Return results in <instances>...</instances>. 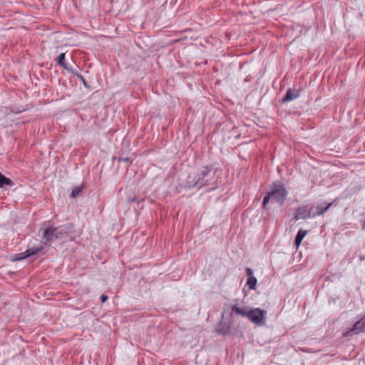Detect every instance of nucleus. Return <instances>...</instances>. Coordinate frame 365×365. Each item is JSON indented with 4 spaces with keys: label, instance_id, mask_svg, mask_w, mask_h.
Instances as JSON below:
<instances>
[{
    "label": "nucleus",
    "instance_id": "f257e3e1",
    "mask_svg": "<svg viewBox=\"0 0 365 365\" xmlns=\"http://www.w3.org/2000/svg\"><path fill=\"white\" fill-rule=\"evenodd\" d=\"M214 173L211 166H202L198 170L190 173L187 178L185 187L187 188H202L213 184Z\"/></svg>",
    "mask_w": 365,
    "mask_h": 365
},
{
    "label": "nucleus",
    "instance_id": "f03ea898",
    "mask_svg": "<svg viewBox=\"0 0 365 365\" xmlns=\"http://www.w3.org/2000/svg\"><path fill=\"white\" fill-rule=\"evenodd\" d=\"M272 196V201H274L282 205L288 195V192L282 181L274 182L271 185V190L269 192Z\"/></svg>",
    "mask_w": 365,
    "mask_h": 365
},
{
    "label": "nucleus",
    "instance_id": "7ed1b4c3",
    "mask_svg": "<svg viewBox=\"0 0 365 365\" xmlns=\"http://www.w3.org/2000/svg\"><path fill=\"white\" fill-rule=\"evenodd\" d=\"M267 312L260 308L250 309L248 319L253 323L262 326L265 324Z\"/></svg>",
    "mask_w": 365,
    "mask_h": 365
},
{
    "label": "nucleus",
    "instance_id": "20e7f679",
    "mask_svg": "<svg viewBox=\"0 0 365 365\" xmlns=\"http://www.w3.org/2000/svg\"><path fill=\"white\" fill-rule=\"evenodd\" d=\"M358 318L359 319L354 323L353 327L350 329H348L343 334L344 336H351L365 332V314H361L358 317Z\"/></svg>",
    "mask_w": 365,
    "mask_h": 365
},
{
    "label": "nucleus",
    "instance_id": "39448f33",
    "mask_svg": "<svg viewBox=\"0 0 365 365\" xmlns=\"http://www.w3.org/2000/svg\"><path fill=\"white\" fill-rule=\"evenodd\" d=\"M316 217L315 213L310 212L308 205H302L299 207L296 210L294 220H306L308 218H313Z\"/></svg>",
    "mask_w": 365,
    "mask_h": 365
},
{
    "label": "nucleus",
    "instance_id": "423d86ee",
    "mask_svg": "<svg viewBox=\"0 0 365 365\" xmlns=\"http://www.w3.org/2000/svg\"><path fill=\"white\" fill-rule=\"evenodd\" d=\"M40 231H42V238L45 240L43 244H46V242H51L54 240H58L55 227L49 225L44 229L41 228Z\"/></svg>",
    "mask_w": 365,
    "mask_h": 365
},
{
    "label": "nucleus",
    "instance_id": "0eeeda50",
    "mask_svg": "<svg viewBox=\"0 0 365 365\" xmlns=\"http://www.w3.org/2000/svg\"><path fill=\"white\" fill-rule=\"evenodd\" d=\"M233 319L230 320L228 322H224L222 319L219 322L216 327V331L221 335H229L232 333V324Z\"/></svg>",
    "mask_w": 365,
    "mask_h": 365
},
{
    "label": "nucleus",
    "instance_id": "6e6552de",
    "mask_svg": "<svg viewBox=\"0 0 365 365\" xmlns=\"http://www.w3.org/2000/svg\"><path fill=\"white\" fill-rule=\"evenodd\" d=\"M250 308L247 307H240L237 304L232 305L231 307L230 317L233 318L235 315H240L243 317H248Z\"/></svg>",
    "mask_w": 365,
    "mask_h": 365
},
{
    "label": "nucleus",
    "instance_id": "1a4fd4ad",
    "mask_svg": "<svg viewBox=\"0 0 365 365\" xmlns=\"http://www.w3.org/2000/svg\"><path fill=\"white\" fill-rule=\"evenodd\" d=\"M300 96V91L296 89L289 88L287 91L285 95L282 99V103H284L287 102L292 101L293 100L297 99Z\"/></svg>",
    "mask_w": 365,
    "mask_h": 365
},
{
    "label": "nucleus",
    "instance_id": "9d476101",
    "mask_svg": "<svg viewBox=\"0 0 365 365\" xmlns=\"http://www.w3.org/2000/svg\"><path fill=\"white\" fill-rule=\"evenodd\" d=\"M245 272L247 276L248 277L247 284L249 288L252 290H255L257 289V279L256 277L253 276V271L251 268H247L245 269Z\"/></svg>",
    "mask_w": 365,
    "mask_h": 365
},
{
    "label": "nucleus",
    "instance_id": "9b49d317",
    "mask_svg": "<svg viewBox=\"0 0 365 365\" xmlns=\"http://www.w3.org/2000/svg\"><path fill=\"white\" fill-rule=\"evenodd\" d=\"M56 229V234H57V239L61 240L63 238H65L68 236L70 227L67 225H61L58 227H55Z\"/></svg>",
    "mask_w": 365,
    "mask_h": 365
},
{
    "label": "nucleus",
    "instance_id": "f8f14e48",
    "mask_svg": "<svg viewBox=\"0 0 365 365\" xmlns=\"http://www.w3.org/2000/svg\"><path fill=\"white\" fill-rule=\"evenodd\" d=\"M44 249L43 245H39L38 246H31V243L28 245V248L26 250V253L27 254L28 257H31L33 255H38V253L41 252Z\"/></svg>",
    "mask_w": 365,
    "mask_h": 365
},
{
    "label": "nucleus",
    "instance_id": "ddd939ff",
    "mask_svg": "<svg viewBox=\"0 0 365 365\" xmlns=\"http://www.w3.org/2000/svg\"><path fill=\"white\" fill-rule=\"evenodd\" d=\"M332 202L328 204L326 207H322L320 206H309V209L310 210V212L315 213L316 216L323 215L324 212H326L328 209L331 206Z\"/></svg>",
    "mask_w": 365,
    "mask_h": 365
},
{
    "label": "nucleus",
    "instance_id": "4468645a",
    "mask_svg": "<svg viewBox=\"0 0 365 365\" xmlns=\"http://www.w3.org/2000/svg\"><path fill=\"white\" fill-rule=\"evenodd\" d=\"M13 185H14V182L0 172V187H11Z\"/></svg>",
    "mask_w": 365,
    "mask_h": 365
},
{
    "label": "nucleus",
    "instance_id": "2eb2a0df",
    "mask_svg": "<svg viewBox=\"0 0 365 365\" xmlns=\"http://www.w3.org/2000/svg\"><path fill=\"white\" fill-rule=\"evenodd\" d=\"M307 234V231H306V230H299L298 231V232L297 233V235L294 238V245L297 247H298L300 245L302 240L304 239V237L306 236Z\"/></svg>",
    "mask_w": 365,
    "mask_h": 365
},
{
    "label": "nucleus",
    "instance_id": "dca6fc26",
    "mask_svg": "<svg viewBox=\"0 0 365 365\" xmlns=\"http://www.w3.org/2000/svg\"><path fill=\"white\" fill-rule=\"evenodd\" d=\"M56 61L58 65L62 66L64 69L68 70L66 63H65V53H61L56 58Z\"/></svg>",
    "mask_w": 365,
    "mask_h": 365
},
{
    "label": "nucleus",
    "instance_id": "f3484780",
    "mask_svg": "<svg viewBox=\"0 0 365 365\" xmlns=\"http://www.w3.org/2000/svg\"><path fill=\"white\" fill-rule=\"evenodd\" d=\"M81 191L82 188L81 187H74L70 194L71 197H76L81 192Z\"/></svg>",
    "mask_w": 365,
    "mask_h": 365
},
{
    "label": "nucleus",
    "instance_id": "a211bd4d",
    "mask_svg": "<svg viewBox=\"0 0 365 365\" xmlns=\"http://www.w3.org/2000/svg\"><path fill=\"white\" fill-rule=\"evenodd\" d=\"M28 257L27 254L25 252L18 253L15 255L14 260L20 261L26 259Z\"/></svg>",
    "mask_w": 365,
    "mask_h": 365
},
{
    "label": "nucleus",
    "instance_id": "6ab92c4d",
    "mask_svg": "<svg viewBox=\"0 0 365 365\" xmlns=\"http://www.w3.org/2000/svg\"><path fill=\"white\" fill-rule=\"evenodd\" d=\"M270 199H272V196H271L270 193L268 192L267 195L264 196L263 201H262V205L263 209H266V206L269 203Z\"/></svg>",
    "mask_w": 365,
    "mask_h": 365
},
{
    "label": "nucleus",
    "instance_id": "aec40b11",
    "mask_svg": "<svg viewBox=\"0 0 365 365\" xmlns=\"http://www.w3.org/2000/svg\"><path fill=\"white\" fill-rule=\"evenodd\" d=\"M76 76L81 80V81L83 83L84 86L86 87V88H88V83L86 82V81L83 78V76L81 73H77Z\"/></svg>",
    "mask_w": 365,
    "mask_h": 365
},
{
    "label": "nucleus",
    "instance_id": "412c9836",
    "mask_svg": "<svg viewBox=\"0 0 365 365\" xmlns=\"http://www.w3.org/2000/svg\"><path fill=\"white\" fill-rule=\"evenodd\" d=\"M24 110H21L19 109V108L17 107H11V113H20L21 112H22Z\"/></svg>",
    "mask_w": 365,
    "mask_h": 365
},
{
    "label": "nucleus",
    "instance_id": "4be33fe9",
    "mask_svg": "<svg viewBox=\"0 0 365 365\" xmlns=\"http://www.w3.org/2000/svg\"><path fill=\"white\" fill-rule=\"evenodd\" d=\"M118 161L119 162H125V163H128L130 161V158L128 157H125V158H118Z\"/></svg>",
    "mask_w": 365,
    "mask_h": 365
},
{
    "label": "nucleus",
    "instance_id": "5701e85b",
    "mask_svg": "<svg viewBox=\"0 0 365 365\" xmlns=\"http://www.w3.org/2000/svg\"><path fill=\"white\" fill-rule=\"evenodd\" d=\"M108 297L106 295H105V294H102V295L101 296V301L103 303V302H106V301L108 300Z\"/></svg>",
    "mask_w": 365,
    "mask_h": 365
}]
</instances>
